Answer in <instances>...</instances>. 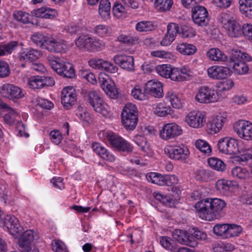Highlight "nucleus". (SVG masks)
<instances>
[{"label": "nucleus", "instance_id": "nucleus-1", "mask_svg": "<svg viewBox=\"0 0 252 252\" xmlns=\"http://www.w3.org/2000/svg\"><path fill=\"white\" fill-rule=\"evenodd\" d=\"M225 207V202L219 198H206L198 201L195 205L200 217L209 221L217 219Z\"/></svg>", "mask_w": 252, "mask_h": 252}, {"label": "nucleus", "instance_id": "nucleus-2", "mask_svg": "<svg viewBox=\"0 0 252 252\" xmlns=\"http://www.w3.org/2000/svg\"><path fill=\"white\" fill-rule=\"evenodd\" d=\"M48 64L59 75L64 78H72L75 76L73 65L62 61L59 57L52 55L47 57Z\"/></svg>", "mask_w": 252, "mask_h": 252}, {"label": "nucleus", "instance_id": "nucleus-3", "mask_svg": "<svg viewBox=\"0 0 252 252\" xmlns=\"http://www.w3.org/2000/svg\"><path fill=\"white\" fill-rule=\"evenodd\" d=\"M75 45L79 50L83 51H98L105 47V43L102 40L89 34L80 35L75 40Z\"/></svg>", "mask_w": 252, "mask_h": 252}, {"label": "nucleus", "instance_id": "nucleus-4", "mask_svg": "<svg viewBox=\"0 0 252 252\" xmlns=\"http://www.w3.org/2000/svg\"><path fill=\"white\" fill-rule=\"evenodd\" d=\"M122 122L125 127L129 130H133L138 122V112L135 104L127 103L121 114Z\"/></svg>", "mask_w": 252, "mask_h": 252}, {"label": "nucleus", "instance_id": "nucleus-5", "mask_svg": "<svg viewBox=\"0 0 252 252\" xmlns=\"http://www.w3.org/2000/svg\"><path fill=\"white\" fill-rule=\"evenodd\" d=\"M165 154L171 159L186 162L190 153L184 145L168 146L164 148Z\"/></svg>", "mask_w": 252, "mask_h": 252}, {"label": "nucleus", "instance_id": "nucleus-6", "mask_svg": "<svg viewBox=\"0 0 252 252\" xmlns=\"http://www.w3.org/2000/svg\"><path fill=\"white\" fill-rule=\"evenodd\" d=\"M195 99L200 103H210L217 101L219 97L217 93L214 89L204 86L199 88Z\"/></svg>", "mask_w": 252, "mask_h": 252}, {"label": "nucleus", "instance_id": "nucleus-7", "mask_svg": "<svg viewBox=\"0 0 252 252\" xmlns=\"http://www.w3.org/2000/svg\"><path fill=\"white\" fill-rule=\"evenodd\" d=\"M217 147L220 152L226 155H235L239 152L238 141L229 137L220 138Z\"/></svg>", "mask_w": 252, "mask_h": 252}, {"label": "nucleus", "instance_id": "nucleus-8", "mask_svg": "<svg viewBox=\"0 0 252 252\" xmlns=\"http://www.w3.org/2000/svg\"><path fill=\"white\" fill-rule=\"evenodd\" d=\"M111 145L119 152L129 153L132 152L133 146L121 136L112 133L107 135Z\"/></svg>", "mask_w": 252, "mask_h": 252}, {"label": "nucleus", "instance_id": "nucleus-9", "mask_svg": "<svg viewBox=\"0 0 252 252\" xmlns=\"http://www.w3.org/2000/svg\"><path fill=\"white\" fill-rule=\"evenodd\" d=\"M85 100L97 113L105 115L107 110L103 104V100L96 91H89L86 93Z\"/></svg>", "mask_w": 252, "mask_h": 252}, {"label": "nucleus", "instance_id": "nucleus-10", "mask_svg": "<svg viewBox=\"0 0 252 252\" xmlns=\"http://www.w3.org/2000/svg\"><path fill=\"white\" fill-rule=\"evenodd\" d=\"M233 128L241 138L252 140V123L249 121L239 120L234 123Z\"/></svg>", "mask_w": 252, "mask_h": 252}, {"label": "nucleus", "instance_id": "nucleus-11", "mask_svg": "<svg viewBox=\"0 0 252 252\" xmlns=\"http://www.w3.org/2000/svg\"><path fill=\"white\" fill-rule=\"evenodd\" d=\"M191 12L193 21L196 25L202 27L207 25L209 18L205 7L196 5L192 8Z\"/></svg>", "mask_w": 252, "mask_h": 252}, {"label": "nucleus", "instance_id": "nucleus-12", "mask_svg": "<svg viewBox=\"0 0 252 252\" xmlns=\"http://www.w3.org/2000/svg\"><path fill=\"white\" fill-rule=\"evenodd\" d=\"M43 49L50 52L63 53L68 50L69 45L64 40L48 37L44 43Z\"/></svg>", "mask_w": 252, "mask_h": 252}, {"label": "nucleus", "instance_id": "nucleus-13", "mask_svg": "<svg viewBox=\"0 0 252 252\" xmlns=\"http://www.w3.org/2000/svg\"><path fill=\"white\" fill-rule=\"evenodd\" d=\"M182 133L181 126L175 123L165 125L160 131L159 136L163 140L173 139Z\"/></svg>", "mask_w": 252, "mask_h": 252}, {"label": "nucleus", "instance_id": "nucleus-14", "mask_svg": "<svg viewBox=\"0 0 252 252\" xmlns=\"http://www.w3.org/2000/svg\"><path fill=\"white\" fill-rule=\"evenodd\" d=\"M34 234L32 230H28L23 234L19 241V246L23 252H39L38 249L32 245L34 238Z\"/></svg>", "mask_w": 252, "mask_h": 252}, {"label": "nucleus", "instance_id": "nucleus-15", "mask_svg": "<svg viewBox=\"0 0 252 252\" xmlns=\"http://www.w3.org/2000/svg\"><path fill=\"white\" fill-rule=\"evenodd\" d=\"M3 224L0 226L5 227L12 235L23 233V227L19 223L18 220L14 216L6 215L4 216Z\"/></svg>", "mask_w": 252, "mask_h": 252}, {"label": "nucleus", "instance_id": "nucleus-16", "mask_svg": "<svg viewBox=\"0 0 252 252\" xmlns=\"http://www.w3.org/2000/svg\"><path fill=\"white\" fill-rule=\"evenodd\" d=\"M145 93H146V96L150 95L155 97H162L163 95L162 84L156 80L148 81L145 84Z\"/></svg>", "mask_w": 252, "mask_h": 252}, {"label": "nucleus", "instance_id": "nucleus-17", "mask_svg": "<svg viewBox=\"0 0 252 252\" xmlns=\"http://www.w3.org/2000/svg\"><path fill=\"white\" fill-rule=\"evenodd\" d=\"M231 70L226 66L214 65L209 67L207 73L213 79H224L230 75Z\"/></svg>", "mask_w": 252, "mask_h": 252}, {"label": "nucleus", "instance_id": "nucleus-18", "mask_svg": "<svg viewBox=\"0 0 252 252\" xmlns=\"http://www.w3.org/2000/svg\"><path fill=\"white\" fill-rule=\"evenodd\" d=\"M185 121L191 127L200 128L203 126L205 122L204 115L199 111H191L186 116Z\"/></svg>", "mask_w": 252, "mask_h": 252}, {"label": "nucleus", "instance_id": "nucleus-19", "mask_svg": "<svg viewBox=\"0 0 252 252\" xmlns=\"http://www.w3.org/2000/svg\"><path fill=\"white\" fill-rule=\"evenodd\" d=\"M2 95L10 99H19L24 96L22 89L12 84H4L1 88Z\"/></svg>", "mask_w": 252, "mask_h": 252}, {"label": "nucleus", "instance_id": "nucleus-20", "mask_svg": "<svg viewBox=\"0 0 252 252\" xmlns=\"http://www.w3.org/2000/svg\"><path fill=\"white\" fill-rule=\"evenodd\" d=\"M76 100L75 89L71 87H66L62 91V103L67 109H69Z\"/></svg>", "mask_w": 252, "mask_h": 252}, {"label": "nucleus", "instance_id": "nucleus-21", "mask_svg": "<svg viewBox=\"0 0 252 252\" xmlns=\"http://www.w3.org/2000/svg\"><path fill=\"white\" fill-rule=\"evenodd\" d=\"M114 61L123 69L131 71L134 70V58L132 56L126 55H116Z\"/></svg>", "mask_w": 252, "mask_h": 252}, {"label": "nucleus", "instance_id": "nucleus-22", "mask_svg": "<svg viewBox=\"0 0 252 252\" xmlns=\"http://www.w3.org/2000/svg\"><path fill=\"white\" fill-rule=\"evenodd\" d=\"M225 122V118L221 116H217L212 118L207 124V130L211 134L219 132Z\"/></svg>", "mask_w": 252, "mask_h": 252}, {"label": "nucleus", "instance_id": "nucleus-23", "mask_svg": "<svg viewBox=\"0 0 252 252\" xmlns=\"http://www.w3.org/2000/svg\"><path fill=\"white\" fill-rule=\"evenodd\" d=\"M105 76H106L104 73H102L99 75V82L102 89L106 94L111 98H115L118 95V91L114 85H111Z\"/></svg>", "mask_w": 252, "mask_h": 252}, {"label": "nucleus", "instance_id": "nucleus-24", "mask_svg": "<svg viewBox=\"0 0 252 252\" xmlns=\"http://www.w3.org/2000/svg\"><path fill=\"white\" fill-rule=\"evenodd\" d=\"M31 13L36 17L45 19H53L58 15L56 10L46 7L34 9L32 11Z\"/></svg>", "mask_w": 252, "mask_h": 252}, {"label": "nucleus", "instance_id": "nucleus-25", "mask_svg": "<svg viewBox=\"0 0 252 252\" xmlns=\"http://www.w3.org/2000/svg\"><path fill=\"white\" fill-rule=\"evenodd\" d=\"M225 29L228 36L231 37L237 38L243 35L242 27L236 20L232 21L228 26H225Z\"/></svg>", "mask_w": 252, "mask_h": 252}, {"label": "nucleus", "instance_id": "nucleus-26", "mask_svg": "<svg viewBox=\"0 0 252 252\" xmlns=\"http://www.w3.org/2000/svg\"><path fill=\"white\" fill-rule=\"evenodd\" d=\"M41 56L40 51L34 49H30L20 53L19 58L21 61L33 62L38 59Z\"/></svg>", "mask_w": 252, "mask_h": 252}, {"label": "nucleus", "instance_id": "nucleus-27", "mask_svg": "<svg viewBox=\"0 0 252 252\" xmlns=\"http://www.w3.org/2000/svg\"><path fill=\"white\" fill-rule=\"evenodd\" d=\"M173 240H175L180 244L189 245L191 242L190 237L189 236L185 231L176 229L172 233Z\"/></svg>", "mask_w": 252, "mask_h": 252}, {"label": "nucleus", "instance_id": "nucleus-28", "mask_svg": "<svg viewBox=\"0 0 252 252\" xmlns=\"http://www.w3.org/2000/svg\"><path fill=\"white\" fill-rule=\"evenodd\" d=\"M111 3L109 0H101L99 4L98 13L101 18L107 20L110 17Z\"/></svg>", "mask_w": 252, "mask_h": 252}, {"label": "nucleus", "instance_id": "nucleus-29", "mask_svg": "<svg viewBox=\"0 0 252 252\" xmlns=\"http://www.w3.org/2000/svg\"><path fill=\"white\" fill-rule=\"evenodd\" d=\"M176 49L180 53L188 56L193 55L197 52V48L194 45L187 43L178 44Z\"/></svg>", "mask_w": 252, "mask_h": 252}, {"label": "nucleus", "instance_id": "nucleus-30", "mask_svg": "<svg viewBox=\"0 0 252 252\" xmlns=\"http://www.w3.org/2000/svg\"><path fill=\"white\" fill-rule=\"evenodd\" d=\"M208 58L213 61L224 62L227 60V56L220 49L212 48L207 53Z\"/></svg>", "mask_w": 252, "mask_h": 252}, {"label": "nucleus", "instance_id": "nucleus-31", "mask_svg": "<svg viewBox=\"0 0 252 252\" xmlns=\"http://www.w3.org/2000/svg\"><path fill=\"white\" fill-rule=\"evenodd\" d=\"M133 141L141 148V150L147 155H151V148L147 139L142 135H136L134 137Z\"/></svg>", "mask_w": 252, "mask_h": 252}, {"label": "nucleus", "instance_id": "nucleus-32", "mask_svg": "<svg viewBox=\"0 0 252 252\" xmlns=\"http://www.w3.org/2000/svg\"><path fill=\"white\" fill-rule=\"evenodd\" d=\"M239 9L245 16L252 18V0H239Z\"/></svg>", "mask_w": 252, "mask_h": 252}, {"label": "nucleus", "instance_id": "nucleus-33", "mask_svg": "<svg viewBox=\"0 0 252 252\" xmlns=\"http://www.w3.org/2000/svg\"><path fill=\"white\" fill-rule=\"evenodd\" d=\"M21 42L17 41H12L2 46H0V56H3L6 54H11L20 46H23Z\"/></svg>", "mask_w": 252, "mask_h": 252}, {"label": "nucleus", "instance_id": "nucleus-34", "mask_svg": "<svg viewBox=\"0 0 252 252\" xmlns=\"http://www.w3.org/2000/svg\"><path fill=\"white\" fill-rule=\"evenodd\" d=\"M231 172L234 178L241 180H247L250 176V172L246 168L240 166L233 168Z\"/></svg>", "mask_w": 252, "mask_h": 252}, {"label": "nucleus", "instance_id": "nucleus-35", "mask_svg": "<svg viewBox=\"0 0 252 252\" xmlns=\"http://www.w3.org/2000/svg\"><path fill=\"white\" fill-rule=\"evenodd\" d=\"M149 182L159 186H165V175H162L155 172L150 173L146 175Z\"/></svg>", "mask_w": 252, "mask_h": 252}, {"label": "nucleus", "instance_id": "nucleus-36", "mask_svg": "<svg viewBox=\"0 0 252 252\" xmlns=\"http://www.w3.org/2000/svg\"><path fill=\"white\" fill-rule=\"evenodd\" d=\"M208 163L212 168L219 171H223L226 168V165L223 161L217 158H208Z\"/></svg>", "mask_w": 252, "mask_h": 252}, {"label": "nucleus", "instance_id": "nucleus-37", "mask_svg": "<svg viewBox=\"0 0 252 252\" xmlns=\"http://www.w3.org/2000/svg\"><path fill=\"white\" fill-rule=\"evenodd\" d=\"M230 60L235 62V60L242 61L244 62H250L252 58L247 53L243 52L240 50L233 51L230 56Z\"/></svg>", "mask_w": 252, "mask_h": 252}, {"label": "nucleus", "instance_id": "nucleus-38", "mask_svg": "<svg viewBox=\"0 0 252 252\" xmlns=\"http://www.w3.org/2000/svg\"><path fill=\"white\" fill-rule=\"evenodd\" d=\"M156 26L152 22L142 21L137 23L135 26V29L139 32H146L154 30Z\"/></svg>", "mask_w": 252, "mask_h": 252}, {"label": "nucleus", "instance_id": "nucleus-39", "mask_svg": "<svg viewBox=\"0 0 252 252\" xmlns=\"http://www.w3.org/2000/svg\"><path fill=\"white\" fill-rule=\"evenodd\" d=\"M165 98L169 101L173 108L179 109L182 103L177 94L173 91H168L165 95Z\"/></svg>", "mask_w": 252, "mask_h": 252}, {"label": "nucleus", "instance_id": "nucleus-40", "mask_svg": "<svg viewBox=\"0 0 252 252\" xmlns=\"http://www.w3.org/2000/svg\"><path fill=\"white\" fill-rule=\"evenodd\" d=\"M155 4L159 12L169 11L173 5L172 0H155Z\"/></svg>", "mask_w": 252, "mask_h": 252}, {"label": "nucleus", "instance_id": "nucleus-41", "mask_svg": "<svg viewBox=\"0 0 252 252\" xmlns=\"http://www.w3.org/2000/svg\"><path fill=\"white\" fill-rule=\"evenodd\" d=\"M233 62V69L236 74L242 75L248 73L249 67L245 62L239 60H235Z\"/></svg>", "mask_w": 252, "mask_h": 252}, {"label": "nucleus", "instance_id": "nucleus-42", "mask_svg": "<svg viewBox=\"0 0 252 252\" xmlns=\"http://www.w3.org/2000/svg\"><path fill=\"white\" fill-rule=\"evenodd\" d=\"M227 226L225 239L237 237L242 231V228L240 225L227 224Z\"/></svg>", "mask_w": 252, "mask_h": 252}, {"label": "nucleus", "instance_id": "nucleus-43", "mask_svg": "<svg viewBox=\"0 0 252 252\" xmlns=\"http://www.w3.org/2000/svg\"><path fill=\"white\" fill-rule=\"evenodd\" d=\"M195 146L200 152L208 156L211 153L212 149L210 145L203 140H197L195 142Z\"/></svg>", "mask_w": 252, "mask_h": 252}, {"label": "nucleus", "instance_id": "nucleus-44", "mask_svg": "<svg viewBox=\"0 0 252 252\" xmlns=\"http://www.w3.org/2000/svg\"><path fill=\"white\" fill-rule=\"evenodd\" d=\"M172 67L170 65L161 64L156 67V72L161 76L169 78Z\"/></svg>", "mask_w": 252, "mask_h": 252}, {"label": "nucleus", "instance_id": "nucleus-45", "mask_svg": "<svg viewBox=\"0 0 252 252\" xmlns=\"http://www.w3.org/2000/svg\"><path fill=\"white\" fill-rule=\"evenodd\" d=\"M94 32L100 37H105L111 33V28L105 25H99L94 29Z\"/></svg>", "mask_w": 252, "mask_h": 252}, {"label": "nucleus", "instance_id": "nucleus-46", "mask_svg": "<svg viewBox=\"0 0 252 252\" xmlns=\"http://www.w3.org/2000/svg\"><path fill=\"white\" fill-rule=\"evenodd\" d=\"M30 87L33 89H38L43 88L42 76H34L31 77L28 81Z\"/></svg>", "mask_w": 252, "mask_h": 252}, {"label": "nucleus", "instance_id": "nucleus-47", "mask_svg": "<svg viewBox=\"0 0 252 252\" xmlns=\"http://www.w3.org/2000/svg\"><path fill=\"white\" fill-rule=\"evenodd\" d=\"M154 113L159 117H165L171 113L169 106H164L162 104H159L154 108Z\"/></svg>", "mask_w": 252, "mask_h": 252}, {"label": "nucleus", "instance_id": "nucleus-48", "mask_svg": "<svg viewBox=\"0 0 252 252\" xmlns=\"http://www.w3.org/2000/svg\"><path fill=\"white\" fill-rule=\"evenodd\" d=\"M179 34L184 38H191L196 34L195 30L191 27L182 25L180 29Z\"/></svg>", "mask_w": 252, "mask_h": 252}, {"label": "nucleus", "instance_id": "nucleus-49", "mask_svg": "<svg viewBox=\"0 0 252 252\" xmlns=\"http://www.w3.org/2000/svg\"><path fill=\"white\" fill-rule=\"evenodd\" d=\"M227 229V223L218 224L214 226L213 232L216 235L221 237L222 239H225Z\"/></svg>", "mask_w": 252, "mask_h": 252}, {"label": "nucleus", "instance_id": "nucleus-50", "mask_svg": "<svg viewBox=\"0 0 252 252\" xmlns=\"http://www.w3.org/2000/svg\"><path fill=\"white\" fill-rule=\"evenodd\" d=\"M138 40L137 37L123 34L119 35L117 38V40L120 42L129 44H135L138 42Z\"/></svg>", "mask_w": 252, "mask_h": 252}, {"label": "nucleus", "instance_id": "nucleus-51", "mask_svg": "<svg viewBox=\"0 0 252 252\" xmlns=\"http://www.w3.org/2000/svg\"><path fill=\"white\" fill-rule=\"evenodd\" d=\"M232 186V181L224 179L218 180L216 184V187L218 190L224 191L230 190Z\"/></svg>", "mask_w": 252, "mask_h": 252}, {"label": "nucleus", "instance_id": "nucleus-52", "mask_svg": "<svg viewBox=\"0 0 252 252\" xmlns=\"http://www.w3.org/2000/svg\"><path fill=\"white\" fill-rule=\"evenodd\" d=\"M160 243L164 248L173 251L175 249L174 241L167 236H162L160 238Z\"/></svg>", "mask_w": 252, "mask_h": 252}, {"label": "nucleus", "instance_id": "nucleus-53", "mask_svg": "<svg viewBox=\"0 0 252 252\" xmlns=\"http://www.w3.org/2000/svg\"><path fill=\"white\" fill-rule=\"evenodd\" d=\"M235 19L228 12H222L219 16V21L223 25L225 29V26H228L232 21Z\"/></svg>", "mask_w": 252, "mask_h": 252}, {"label": "nucleus", "instance_id": "nucleus-54", "mask_svg": "<svg viewBox=\"0 0 252 252\" xmlns=\"http://www.w3.org/2000/svg\"><path fill=\"white\" fill-rule=\"evenodd\" d=\"M131 95L134 98L141 100H145L148 97L146 96L145 90L143 92H142V90L138 85L135 86L132 90Z\"/></svg>", "mask_w": 252, "mask_h": 252}, {"label": "nucleus", "instance_id": "nucleus-55", "mask_svg": "<svg viewBox=\"0 0 252 252\" xmlns=\"http://www.w3.org/2000/svg\"><path fill=\"white\" fill-rule=\"evenodd\" d=\"M31 38L32 41L37 46L43 48L44 43L46 42V39L48 37L44 36L41 33H35L32 35Z\"/></svg>", "mask_w": 252, "mask_h": 252}, {"label": "nucleus", "instance_id": "nucleus-56", "mask_svg": "<svg viewBox=\"0 0 252 252\" xmlns=\"http://www.w3.org/2000/svg\"><path fill=\"white\" fill-rule=\"evenodd\" d=\"M29 14L21 11H15L13 13L14 18L18 22L26 24L29 22Z\"/></svg>", "mask_w": 252, "mask_h": 252}, {"label": "nucleus", "instance_id": "nucleus-57", "mask_svg": "<svg viewBox=\"0 0 252 252\" xmlns=\"http://www.w3.org/2000/svg\"><path fill=\"white\" fill-rule=\"evenodd\" d=\"M19 117V115L13 109H11L4 116L5 122L9 124L12 125L17 120V118Z\"/></svg>", "mask_w": 252, "mask_h": 252}, {"label": "nucleus", "instance_id": "nucleus-58", "mask_svg": "<svg viewBox=\"0 0 252 252\" xmlns=\"http://www.w3.org/2000/svg\"><path fill=\"white\" fill-rule=\"evenodd\" d=\"M104 60L101 59L92 58L90 59L88 63L90 66L96 69H102Z\"/></svg>", "mask_w": 252, "mask_h": 252}, {"label": "nucleus", "instance_id": "nucleus-59", "mask_svg": "<svg viewBox=\"0 0 252 252\" xmlns=\"http://www.w3.org/2000/svg\"><path fill=\"white\" fill-rule=\"evenodd\" d=\"M10 70L8 64L0 60V78H5L9 76Z\"/></svg>", "mask_w": 252, "mask_h": 252}, {"label": "nucleus", "instance_id": "nucleus-60", "mask_svg": "<svg viewBox=\"0 0 252 252\" xmlns=\"http://www.w3.org/2000/svg\"><path fill=\"white\" fill-rule=\"evenodd\" d=\"M36 102L37 105L43 109L50 110L54 107V104L51 101L43 98H37Z\"/></svg>", "mask_w": 252, "mask_h": 252}, {"label": "nucleus", "instance_id": "nucleus-61", "mask_svg": "<svg viewBox=\"0 0 252 252\" xmlns=\"http://www.w3.org/2000/svg\"><path fill=\"white\" fill-rule=\"evenodd\" d=\"M50 136L51 141L56 145H59L63 139L62 133L58 130H54L50 132Z\"/></svg>", "mask_w": 252, "mask_h": 252}, {"label": "nucleus", "instance_id": "nucleus-62", "mask_svg": "<svg viewBox=\"0 0 252 252\" xmlns=\"http://www.w3.org/2000/svg\"><path fill=\"white\" fill-rule=\"evenodd\" d=\"M179 69L181 72L182 77H183V81L189 80L192 76V72L189 66L184 65L180 68Z\"/></svg>", "mask_w": 252, "mask_h": 252}, {"label": "nucleus", "instance_id": "nucleus-63", "mask_svg": "<svg viewBox=\"0 0 252 252\" xmlns=\"http://www.w3.org/2000/svg\"><path fill=\"white\" fill-rule=\"evenodd\" d=\"M167 33L175 38L177 33H180V28L178 24L174 23H169L167 27Z\"/></svg>", "mask_w": 252, "mask_h": 252}, {"label": "nucleus", "instance_id": "nucleus-64", "mask_svg": "<svg viewBox=\"0 0 252 252\" xmlns=\"http://www.w3.org/2000/svg\"><path fill=\"white\" fill-rule=\"evenodd\" d=\"M243 35L249 40L252 41V25L251 24H245L242 27Z\"/></svg>", "mask_w": 252, "mask_h": 252}]
</instances>
